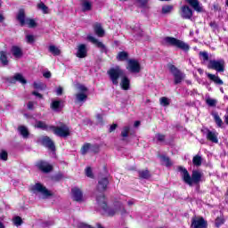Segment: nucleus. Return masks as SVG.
<instances>
[{"label":"nucleus","mask_w":228,"mask_h":228,"mask_svg":"<svg viewBox=\"0 0 228 228\" xmlns=\"http://www.w3.org/2000/svg\"><path fill=\"white\" fill-rule=\"evenodd\" d=\"M107 75L114 86H118V79L121 77V81L119 83L121 88L125 91L131 89V79H129L127 76L124 75V69H121L120 66L110 68L107 71Z\"/></svg>","instance_id":"nucleus-1"},{"label":"nucleus","mask_w":228,"mask_h":228,"mask_svg":"<svg viewBox=\"0 0 228 228\" xmlns=\"http://www.w3.org/2000/svg\"><path fill=\"white\" fill-rule=\"evenodd\" d=\"M96 202L98 206H100V208H102L104 213H107L109 216H115V215L118 213H120V215H127L126 207H124V204H122L120 201L115 202L114 208H110L108 206V201H106L105 194L96 195Z\"/></svg>","instance_id":"nucleus-2"},{"label":"nucleus","mask_w":228,"mask_h":228,"mask_svg":"<svg viewBox=\"0 0 228 228\" xmlns=\"http://www.w3.org/2000/svg\"><path fill=\"white\" fill-rule=\"evenodd\" d=\"M177 170L182 174V178L185 184H188L189 186L200 184V181H202V173H200V171L193 170L191 175H190L188 169L183 166H179Z\"/></svg>","instance_id":"nucleus-3"},{"label":"nucleus","mask_w":228,"mask_h":228,"mask_svg":"<svg viewBox=\"0 0 228 228\" xmlns=\"http://www.w3.org/2000/svg\"><path fill=\"white\" fill-rule=\"evenodd\" d=\"M164 42L167 44V45L175 47V49H180V51H184V53H188V51H190V45L178 38L173 37H166L164 38Z\"/></svg>","instance_id":"nucleus-4"},{"label":"nucleus","mask_w":228,"mask_h":228,"mask_svg":"<svg viewBox=\"0 0 228 228\" xmlns=\"http://www.w3.org/2000/svg\"><path fill=\"white\" fill-rule=\"evenodd\" d=\"M50 131H53L55 136L59 138H69L70 136V128L65 123H61L60 126H50Z\"/></svg>","instance_id":"nucleus-5"},{"label":"nucleus","mask_w":228,"mask_h":228,"mask_svg":"<svg viewBox=\"0 0 228 228\" xmlns=\"http://www.w3.org/2000/svg\"><path fill=\"white\" fill-rule=\"evenodd\" d=\"M16 19L20 22V26H21V28L26 26V24L30 28H37L38 26V24L37 23V21H35L34 19L27 18L26 20V12H24V9H20L19 11Z\"/></svg>","instance_id":"nucleus-6"},{"label":"nucleus","mask_w":228,"mask_h":228,"mask_svg":"<svg viewBox=\"0 0 228 228\" xmlns=\"http://www.w3.org/2000/svg\"><path fill=\"white\" fill-rule=\"evenodd\" d=\"M167 68L174 77V85H180V83H183V81H184V77H186V75L183 71H181V69H178L175 65L168 63Z\"/></svg>","instance_id":"nucleus-7"},{"label":"nucleus","mask_w":228,"mask_h":228,"mask_svg":"<svg viewBox=\"0 0 228 228\" xmlns=\"http://www.w3.org/2000/svg\"><path fill=\"white\" fill-rule=\"evenodd\" d=\"M207 67L216 72H225V61L224 59L209 60Z\"/></svg>","instance_id":"nucleus-8"},{"label":"nucleus","mask_w":228,"mask_h":228,"mask_svg":"<svg viewBox=\"0 0 228 228\" xmlns=\"http://www.w3.org/2000/svg\"><path fill=\"white\" fill-rule=\"evenodd\" d=\"M31 191L33 193H42V195L45 197V199H49L50 197H53L54 193H53L51 191H49L44 184L40 183H37L35 185L31 187Z\"/></svg>","instance_id":"nucleus-9"},{"label":"nucleus","mask_w":228,"mask_h":228,"mask_svg":"<svg viewBox=\"0 0 228 228\" xmlns=\"http://www.w3.org/2000/svg\"><path fill=\"white\" fill-rule=\"evenodd\" d=\"M127 63L126 69L132 74H139L140 70H142V66L137 60L129 59Z\"/></svg>","instance_id":"nucleus-10"},{"label":"nucleus","mask_w":228,"mask_h":228,"mask_svg":"<svg viewBox=\"0 0 228 228\" xmlns=\"http://www.w3.org/2000/svg\"><path fill=\"white\" fill-rule=\"evenodd\" d=\"M109 184H110V180L108 179V177L100 178L96 185V191L98 193H101V195H104V191L108 190Z\"/></svg>","instance_id":"nucleus-11"},{"label":"nucleus","mask_w":228,"mask_h":228,"mask_svg":"<svg viewBox=\"0 0 228 228\" xmlns=\"http://www.w3.org/2000/svg\"><path fill=\"white\" fill-rule=\"evenodd\" d=\"M191 227L193 228H208V221L204 217H192Z\"/></svg>","instance_id":"nucleus-12"},{"label":"nucleus","mask_w":228,"mask_h":228,"mask_svg":"<svg viewBox=\"0 0 228 228\" xmlns=\"http://www.w3.org/2000/svg\"><path fill=\"white\" fill-rule=\"evenodd\" d=\"M36 167H37L38 170H41L44 174H49V172H53V166L47 163L45 160H39Z\"/></svg>","instance_id":"nucleus-13"},{"label":"nucleus","mask_w":228,"mask_h":228,"mask_svg":"<svg viewBox=\"0 0 228 228\" xmlns=\"http://www.w3.org/2000/svg\"><path fill=\"white\" fill-rule=\"evenodd\" d=\"M42 145H44V147H46V149H48L52 152H56V145L54 144V142L52 141L51 137L44 136L42 138Z\"/></svg>","instance_id":"nucleus-14"},{"label":"nucleus","mask_w":228,"mask_h":228,"mask_svg":"<svg viewBox=\"0 0 228 228\" xmlns=\"http://www.w3.org/2000/svg\"><path fill=\"white\" fill-rule=\"evenodd\" d=\"M182 19L190 20L193 17V11L190 6L183 5L181 7V13H180Z\"/></svg>","instance_id":"nucleus-15"},{"label":"nucleus","mask_w":228,"mask_h":228,"mask_svg":"<svg viewBox=\"0 0 228 228\" xmlns=\"http://www.w3.org/2000/svg\"><path fill=\"white\" fill-rule=\"evenodd\" d=\"M71 195L75 202H83V191H81V189L78 187H74L71 189Z\"/></svg>","instance_id":"nucleus-16"},{"label":"nucleus","mask_w":228,"mask_h":228,"mask_svg":"<svg viewBox=\"0 0 228 228\" xmlns=\"http://www.w3.org/2000/svg\"><path fill=\"white\" fill-rule=\"evenodd\" d=\"M21 83V85H26L28 83V80L24 78V76L20 73H16L13 77H11L9 78V83H12V85H15V83Z\"/></svg>","instance_id":"nucleus-17"},{"label":"nucleus","mask_w":228,"mask_h":228,"mask_svg":"<svg viewBox=\"0 0 228 228\" xmlns=\"http://www.w3.org/2000/svg\"><path fill=\"white\" fill-rule=\"evenodd\" d=\"M76 56L77 58H86V56H88V50H86V45L80 44L78 45Z\"/></svg>","instance_id":"nucleus-18"},{"label":"nucleus","mask_w":228,"mask_h":228,"mask_svg":"<svg viewBox=\"0 0 228 228\" xmlns=\"http://www.w3.org/2000/svg\"><path fill=\"white\" fill-rule=\"evenodd\" d=\"M87 40H89V42H92V44H94V45H96L98 49H102L104 53H106V45L102 42L99 41L97 38L94 37V36H87Z\"/></svg>","instance_id":"nucleus-19"},{"label":"nucleus","mask_w":228,"mask_h":228,"mask_svg":"<svg viewBox=\"0 0 228 228\" xmlns=\"http://www.w3.org/2000/svg\"><path fill=\"white\" fill-rule=\"evenodd\" d=\"M185 1L190 4V6L193 8V10H195V12H198L199 13L204 12V8L200 6V3L199 2V0H185Z\"/></svg>","instance_id":"nucleus-20"},{"label":"nucleus","mask_w":228,"mask_h":228,"mask_svg":"<svg viewBox=\"0 0 228 228\" xmlns=\"http://www.w3.org/2000/svg\"><path fill=\"white\" fill-rule=\"evenodd\" d=\"M11 53L14 58L20 59L21 56L24 55L22 52V48L19 47L18 45H12L11 48Z\"/></svg>","instance_id":"nucleus-21"},{"label":"nucleus","mask_w":228,"mask_h":228,"mask_svg":"<svg viewBox=\"0 0 228 228\" xmlns=\"http://www.w3.org/2000/svg\"><path fill=\"white\" fill-rule=\"evenodd\" d=\"M207 140H208V142H212V143H218V135L216 134V133L208 129Z\"/></svg>","instance_id":"nucleus-22"},{"label":"nucleus","mask_w":228,"mask_h":228,"mask_svg":"<svg viewBox=\"0 0 228 228\" xmlns=\"http://www.w3.org/2000/svg\"><path fill=\"white\" fill-rule=\"evenodd\" d=\"M207 77H208V79L210 81H212L213 83H215V85H219L222 86L224 85V80H222L220 78V77L215 75V74H211V73H208L207 74Z\"/></svg>","instance_id":"nucleus-23"},{"label":"nucleus","mask_w":228,"mask_h":228,"mask_svg":"<svg viewBox=\"0 0 228 228\" xmlns=\"http://www.w3.org/2000/svg\"><path fill=\"white\" fill-rule=\"evenodd\" d=\"M0 63H2L3 67L9 65L10 61H8V53L6 51H0Z\"/></svg>","instance_id":"nucleus-24"},{"label":"nucleus","mask_w":228,"mask_h":228,"mask_svg":"<svg viewBox=\"0 0 228 228\" xmlns=\"http://www.w3.org/2000/svg\"><path fill=\"white\" fill-rule=\"evenodd\" d=\"M138 172V177L139 179H151L152 177V175L151 174V171L149 169H142L139 170Z\"/></svg>","instance_id":"nucleus-25"},{"label":"nucleus","mask_w":228,"mask_h":228,"mask_svg":"<svg viewBox=\"0 0 228 228\" xmlns=\"http://www.w3.org/2000/svg\"><path fill=\"white\" fill-rule=\"evenodd\" d=\"M211 115L214 118V122H216L217 127H223L224 126V120H222V118H220V115H218V112H211Z\"/></svg>","instance_id":"nucleus-26"},{"label":"nucleus","mask_w":228,"mask_h":228,"mask_svg":"<svg viewBox=\"0 0 228 228\" xmlns=\"http://www.w3.org/2000/svg\"><path fill=\"white\" fill-rule=\"evenodd\" d=\"M94 33L97 37H104V28H102V25L101 23H96L94 26Z\"/></svg>","instance_id":"nucleus-27"},{"label":"nucleus","mask_w":228,"mask_h":228,"mask_svg":"<svg viewBox=\"0 0 228 228\" xmlns=\"http://www.w3.org/2000/svg\"><path fill=\"white\" fill-rule=\"evenodd\" d=\"M50 108H51V110H53V111H60V110H61V108H63V106H61V101H60V100L53 101L50 105Z\"/></svg>","instance_id":"nucleus-28"},{"label":"nucleus","mask_w":228,"mask_h":228,"mask_svg":"<svg viewBox=\"0 0 228 228\" xmlns=\"http://www.w3.org/2000/svg\"><path fill=\"white\" fill-rule=\"evenodd\" d=\"M118 61H127L129 60V53L126 51L119 52L117 55Z\"/></svg>","instance_id":"nucleus-29"},{"label":"nucleus","mask_w":228,"mask_h":228,"mask_svg":"<svg viewBox=\"0 0 228 228\" xmlns=\"http://www.w3.org/2000/svg\"><path fill=\"white\" fill-rule=\"evenodd\" d=\"M161 162L167 167V168L172 167L173 163L170 159V157H167V155H160L159 156Z\"/></svg>","instance_id":"nucleus-30"},{"label":"nucleus","mask_w":228,"mask_h":228,"mask_svg":"<svg viewBox=\"0 0 228 228\" xmlns=\"http://www.w3.org/2000/svg\"><path fill=\"white\" fill-rule=\"evenodd\" d=\"M48 51L49 53H51L53 56H60V54H61V50H60V48H58L56 45H51L48 47Z\"/></svg>","instance_id":"nucleus-31"},{"label":"nucleus","mask_w":228,"mask_h":228,"mask_svg":"<svg viewBox=\"0 0 228 228\" xmlns=\"http://www.w3.org/2000/svg\"><path fill=\"white\" fill-rule=\"evenodd\" d=\"M36 127L37 129H43V131H51V126H48L44 121H37Z\"/></svg>","instance_id":"nucleus-32"},{"label":"nucleus","mask_w":228,"mask_h":228,"mask_svg":"<svg viewBox=\"0 0 228 228\" xmlns=\"http://www.w3.org/2000/svg\"><path fill=\"white\" fill-rule=\"evenodd\" d=\"M18 131H20V134H21L23 138H29V130H28L26 126H19Z\"/></svg>","instance_id":"nucleus-33"},{"label":"nucleus","mask_w":228,"mask_h":228,"mask_svg":"<svg viewBox=\"0 0 228 228\" xmlns=\"http://www.w3.org/2000/svg\"><path fill=\"white\" fill-rule=\"evenodd\" d=\"M91 148H92V143H89V142L84 143V145L80 149V152L82 156H86V154H88V151H91Z\"/></svg>","instance_id":"nucleus-34"},{"label":"nucleus","mask_w":228,"mask_h":228,"mask_svg":"<svg viewBox=\"0 0 228 228\" xmlns=\"http://www.w3.org/2000/svg\"><path fill=\"white\" fill-rule=\"evenodd\" d=\"M92 10V3L88 0H84L82 3V12H90Z\"/></svg>","instance_id":"nucleus-35"},{"label":"nucleus","mask_w":228,"mask_h":228,"mask_svg":"<svg viewBox=\"0 0 228 228\" xmlns=\"http://www.w3.org/2000/svg\"><path fill=\"white\" fill-rule=\"evenodd\" d=\"M192 164L194 167H201L202 166V157L200 155H196L192 159Z\"/></svg>","instance_id":"nucleus-36"},{"label":"nucleus","mask_w":228,"mask_h":228,"mask_svg":"<svg viewBox=\"0 0 228 228\" xmlns=\"http://www.w3.org/2000/svg\"><path fill=\"white\" fill-rule=\"evenodd\" d=\"M76 99L77 102H85V101L88 99V95H86L85 93H78L76 94Z\"/></svg>","instance_id":"nucleus-37"},{"label":"nucleus","mask_w":228,"mask_h":228,"mask_svg":"<svg viewBox=\"0 0 228 228\" xmlns=\"http://www.w3.org/2000/svg\"><path fill=\"white\" fill-rule=\"evenodd\" d=\"M172 10H174V5L167 4V5L162 6L161 12L163 13V15H167V13H171Z\"/></svg>","instance_id":"nucleus-38"},{"label":"nucleus","mask_w":228,"mask_h":228,"mask_svg":"<svg viewBox=\"0 0 228 228\" xmlns=\"http://www.w3.org/2000/svg\"><path fill=\"white\" fill-rule=\"evenodd\" d=\"M33 86L35 90H41V91L45 90V88H47V86L42 82H39V83L34 82Z\"/></svg>","instance_id":"nucleus-39"},{"label":"nucleus","mask_w":228,"mask_h":228,"mask_svg":"<svg viewBox=\"0 0 228 228\" xmlns=\"http://www.w3.org/2000/svg\"><path fill=\"white\" fill-rule=\"evenodd\" d=\"M224 224H225V219L224 217H216L215 220V225L217 228L222 227V225H224Z\"/></svg>","instance_id":"nucleus-40"},{"label":"nucleus","mask_w":228,"mask_h":228,"mask_svg":"<svg viewBox=\"0 0 228 228\" xmlns=\"http://www.w3.org/2000/svg\"><path fill=\"white\" fill-rule=\"evenodd\" d=\"M37 8L39 10H42L43 13H45V14L49 13V7H47V5H45V4H44L43 2L37 4Z\"/></svg>","instance_id":"nucleus-41"},{"label":"nucleus","mask_w":228,"mask_h":228,"mask_svg":"<svg viewBox=\"0 0 228 228\" xmlns=\"http://www.w3.org/2000/svg\"><path fill=\"white\" fill-rule=\"evenodd\" d=\"M129 131H131V127L126 126L123 127V130L121 131V136L122 138H127L129 136Z\"/></svg>","instance_id":"nucleus-42"},{"label":"nucleus","mask_w":228,"mask_h":228,"mask_svg":"<svg viewBox=\"0 0 228 228\" xmlns=\"http://www.w3.org/2000/svg\"><path fill=\"white\" fill-rule=\"evenodd\" d=\"M159 102L161 106H165V107L170 106V100L167 97H165V96L161 97L159 99Z\"/></svg>","instance_id":"nucleus-43"},{"label":"nucleus","mask_w":228,"mask_h":228,"mask_svg":"<svg viewBox=\"0 0 228 228\" xmlns=\"http://www.w3.org/2000/svg\"><path fill=\"white\" fill-rule=\"evenodd\" d=\"M91 152L99 154V152H101V146L99 144H91Z\"/></svg>","instance_id":"nucleus-44"},{"label":"nucleus","mask_w":228,"mask_h":228,"mask_svg":"<svg viewBox=\"0 0 228 228\" xmlns=\"http://www.w3.org/2000/svg\"><path fill=\"white\" fill-rule=\"evenodd\" d=\"M13 224L16 225V227L20 226V224H23L22 217L19 216H15L13 218Z\"/></svg>","instance_id":"nucleus-45"},{"label":"nucleus","mask_w":228,"mask_h":228,"mask_svg":"<svg viewBox=\"0 0 228 228\" xmlns=\"http://www.w3.org/2000/svg\"><path fill=\"white\" fill-rule=\"evenodd\" d=\"M135 2L139 4L140 8H147L149 4V0H135Z\"/></svg>","instance_id":"nucleus-46"},{"label":"nucleus","mask_w":228,"mask_h":228,"mask_svg":"<svg viewBox=\"0 0 228 228\" xmlns=\"http://www.w3.org/2000/svg\"><path fill=\"white\" fill-rule=\"evenodd\" d=\"M206 103L208 104V106H210L211 108H215V106H216V100L208 98L206 100Z\"/></svg>","instance_id":"nucleus-47"},{"label":"nucleus","mask_w":228,"mask_h":228,"mask_svg":"<svg viewBox=\"0 0 228 228\" xmlns=\"http://www.w3.org/2000/svg\"><path fill=\"white\" fill-rule=\"evenodd\" d=\"M86 177H89L90 179H94V172L92 171L91 167H87L86 168Z\"/></svg>","instance_id":"nucleus-48"},{"label":"nucleus","mask_w":228,"mask_h":228,"mask_svg":"<svg viewBox=\"0 0 228 228\" xmlns=\"http://www.w3.org/2000/svg\"><path fill=\"white\" fill-rule=\"evenodd\" d=\"M0 159L3 161H8V152L6 151H2L0 153Z\"/></svg>","instance_id":"nucleus-49"},{"label":"nucleus","mask_w":228,"mask_h":228,"mask_svg":"<svg viewBox=\"0 0 228 228\" xmlns=\"http://www.w3.org/2000/svg\"><path fill=\"white\" fill-rule=\"evenodd\" d=\"M27 43L28 44H35V36L33 35H27L26 36Z\"/></svg>","instance_id":"nucleus-50"},{"label":"nucleus","mask_w":228,"mask_h":228,"mask_svg":"<svg viewBox=\"0 0 228 228\" xmlns=\"http://www.w3.org/2000/svg\"><path fill=\"white\" fill-rule=\"evenodd\" d=\"M52 179H53V181H56V182L61 181V179H63V174L59 173V174L53 175V176L52 177Z\"/></svg>","instance_id":"nucleus-51"},{"label":"nucleus","mask_w":228,"mask_h":228,"mask_svg":"<svg viewBox=\"0 0 228 228\" xmlns=\"http://www.w3.org/2000/svg\"><path fill=\"white\" fill-rule=\"evenodd\" d=\"M200 56H202L204 61H209V54L207 52H200Z\"/></svg>","instance_id":"nucleus-52"},{"label":"nucleus","mask_w":228,"mask_h":228,"mask_svg":"<svg viewBox=\"0 0 228 228\" xmlns=\"http://www.w3.org/2000/svg\"><path fill=\"white\" fill-rule=\"evenodd\" d=\"M156 138L158 140V142H165V138H166V135L163 134H156Z\"/></svg>","instance_id":"nucleus-53"},{"label":"nucleus","mask_w":228,"mask_h":228,"mask_svg":"<svg viewBox=\"0 0 228 228\" xmlns=\"http://www.w3.org/2000/svg\"><path fill=\"white\" fill-rule=\"evenodd\" d=\"M27 108L29 110V111H33V110H35V102L29 101L27 103Z\"/></svg>","instance_id":"nucleus-54"},{"label":"nucleus","mask_w":228,"mask_h":228,"mask_svg":"<svg viewBox=\"0 0 228 228\" xmlns=\"http://www.w3.org/2000/svg\"><path fill=\"white\" fill-rule=\"evenodd\" d=\"M214 12H222V7H220L219 4H213Z\"/></svg>","instance_id":"nucleus-55"},{"label":"nucleus","mask_w":228,"mask_h":228,"mask_svg":"<svg viewBox=\"0 0 228 228\" xmlns=\"http://www.w3.org/2000/svg\"><path fill=\"white\" fill-rule=\"evenodd\" d=\"M31 94L35 95V97H38V99H44V95L37 91H33Z\"/></svg>","instance_id":"nucleus-56"},{"label":"nucleus","mask_w":228,"mask_h":228,"mask_svg":"<svg viewBox=\"0 0 228 228\" xmlns=\"http://www.w3.org/2000/svg\"><path fill=\"white\" fill-rule=\"evenodd\" d=\"M117 127H118V125L117 124H112L110 126V127L109 128V133H113V131H115V129H117Z\"/></svg>","instance_id":"nucleus-57"},{"label":"nucleus","mask_w":228,"mask_h":228,"mask_svg":"<svg viewBox=\"0 0 228 228\" xmlns=\"http://www.w3.org/2000/svg\"><path fill=\"white\" fill-rule=\"evenodd\" d=\"M209 26L210 28H213V29H218V24H216V21H211Z\"/></svg>","instance_id":"nucleus-58"},{"label":"nucleus","mask_w":228,"mask_h":228,"mask_svg":"<svg viewBox=\"0 0 228 228\" xmlns=\"http://www.w3.org/2000/svg\"><path fill=\"white\" fill-rule=\"evenodd\" d=\"M78 88H79L80 92H88V87H86L83 85L79 86Z\"/></svg>","instance_id":"nucleus-59"},{"label":"nucleus","mask_w":228,"mask_h":228,"mask_svg":"<svg viewBox=\"0 0 228 228\" xmlns=\"http://www.w3.org/2000/svg\"><path fill=\"white\" fill-rule=\"evenodd\" d=\"M44 77H45L46 79L51 78V71H46L43 74Z\"/></svg>","instance_id":"nucleus-60"},{"label":"nucleus","mask_w":228,"mask_h":228,"mask_svg":"<svg viewBox=\"0 0 228 228\" xmlns=\"http://www.w3.org/2000/svg\"><path fill=\"white\" fill-rule=\"evenodd\" d=\"M62 94H63V88L62 87H58L57 95H62Z\"/></svg>","instance_id":"nucleus-61"},{"label":"nucleus","mask_w":228,"mask_h":228,"mask_svg":"<svg viewBox=\"0 0 228 228\" xmlns=\"http://www.w3.org/2000/svg\"><path fill=\"white\" fill-rule=\"evenodd\" d=\"M226 111H227V113H228V107H227ZM224 123L226 124V126H228V115H225V116L224 117Z\"/></svg>","instance_id":"nucleus-62"},{"label":"nucleus","mask_w":228,"mask_h":228,"mask_svg":"<svg viewBox=\"0 0 228 228\" xmlns=\"http://www.w3.org/2000/svg\"><path fill=\"white\" fill-rule=\"evenodd\" d=\"M140 124H141V122L137 120L134 122V127H138L140 126Z\"/></svg>","instance_id":"nucleus-63"},{"label":"nucleus","mask_w":228,"mask_h":228,"mask_svg":"<svg viewBox=\"0 0 228 228\" xmlns=\"http://www.w3.org/2000/svg\"><path fill=\"white\" fill-rule=\"evenodd\" d=\"M0 228H6V227L4 226V224H3V222H1V221H0Z\"/></svg>","instance_id":"nucleus-64"}]
</instances>
